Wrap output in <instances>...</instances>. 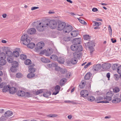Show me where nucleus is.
<instances>
[{
	"instance_id": "aec40b11",
	"label": "nucleus",
	"mask_w": 121,
	"mask_h": 121,
	"mask_svg": "<svg viewBox=\"0 0 121 121\" xmlns=\"http://www.w3.org/2000/svg\"><path fill=\"white\" fill-rule=\"evenodd\" d=\"M60 87L59 85H57L54 88L56 92H53L52 94L54 95H56L58 93L59 91L60 90Z\"/></svg>"
},
{
	"instance_id": "58836bf2",
	"label": "nucleus",
	"mask_w": 121,
	"mask_h": 121,
	"mask_svg": "<svg viewBox=\"0 0 121 121\" xmlns=\"http://www.w3.org/2000/svg\"><path fill=\"white\" fill-rule=\"evenodd\" d=\"M87 100L89 101L92 102L95 99V97L92 96H89L88 97H87Z\"/></svg>"
},
{
	"instance_id": "2eb2a0df",
	"label": "nucleus",
	"mask_w": 121,
	"mask_h": 121,
	"mask_svg": "<svg viewBox=\"0 0 121 121\" xmlns=\"http://www.w3.org/2000/svg\"><path fill=\"white\" fill-rule=\"evenodd\" d=\"M73 44L77 45L81 43V39L80 38H75L73 40Z\"/></svg>"
},
{
	"instance_id": "a878e982",
	"label": "nucleus",
	"mask_w": 121,
	"mask_h": 121,
	"mask_svg": "<svg viewBox=\"0 0 121 121\" xmlns=\"http://www.w3.org/2000/svg\"><path fill=\"white\" fill-rule=\"evenodd\" d=\"M41 60L43 62L45 63H49L50 61L49 59L47 58H46L45 57L41 58Z\"/></svg>"
},
{
	"instance_id": "a19ab883",
	"label": "nucleus",
	"mask_w": 121,
	"mask_h": 121,
	"mask_svg": "<svg viewBox=\"0 0 121 121\" xmlns=\"http://www.w3.org/2000/svg\"><path fill=\"white\" fill-rule=\"evenodd\" d=\"M12 67L10 70L11 72L13 73L15 72V64H12Z\"/></svg>"
},
{
	"instance_id": "13d9d810",
	"label": "nucleus",
	"mask_w": 121,
	"mask_h": 121,
	"mask_svg": "<svg viewBox=\"0 0 121 121\" xmlns=\"http://www.w3.org/2000/svg\"><path fill=\"white\" fill-rule=\"evenodd\" d=\"M108 29L109 32V35H110L111 36L112 33V30L111 26L109 25L108 27Z\"/></svg>"
},
{
	"instance_id": "cd10ccee",
	"label": "nucleus",
	"mask_w": 121,
	"mask_h": 121,
	"mask_svg": "<svg viewBox=\"0 0 121 121\" xmlns=\"http://www.w3.org/2000/svg\"><path fill=\"white\" fill-rule=\"evenodd\" d=\"M9 92L10 94H14L15 92V87H9Z\"/></svg>"
},
{
	"instance_id": "72a5a7b5",
	"label": "nucleus",
	"mask_w": 121,
	"mask_h": 121,
	"mask_svg": "<svg viewBox=\"0 0 121 121\" xmlns=\"http://www.w3.org/2000/svg\"><path fill=\"white\" fill-rule=\"evenodd\" d=\"M6 63V61L4 59H1L0 60V65L2 66L5 65Z\"/></svg>"
},
{
	"instance_id": "c756f323",
	"label": "nucleus",
	"mask_w": 121,
	"mask_h": 121,
	"mask_svg": "<svg viewBox=\"0 0 121 121\" xmlns=\"http://www.w3.org/2000/svg\"><path fill=\"white\" fill-rule=\"evenodd\" d=\"M52 49H48L45 52V55L47 56H49L52 53Z\"/></svg>"
},
{
	"instance_id": "4be33fe9",
	"label": "nucleus",
	"mask_w": 121,
	"mask_h": 121,
	"mask_svg": "<svg viewBox=\"0 0 121 121\" xmlns=\"http://www.w3.org/2000/svg\"><path fill=\"white\" fill-rule=\"evenodd\" d=\"M58 63L60 64H63L65 62V59L61 57H59L57 60Z\"/></svg>"
},
{
	"instance_id": "2f4dec72",
	"label": "nucleus",
	"mask_w": 121,
	"mask_h": 121,
	"mask_svg": "<svg viewBox=\"0 0 121 121\" xmlns=\"http://www.w3.org/2000/svg\"><path fill=\"white\" fill-rule=\"evenodd\" d=\"M77 46V45L74 44L71 46L70 48L72 51H76Z\"/></svg>"
},
{
	"instance_id": "9b49d317",
	"label": "nucleus",
	"mask_w": 121,
	"mask_h": 121,
	"mask_svg": "<svg viewBox=\"0 0 121 121\" xmlns=\"http://www.w3.org/2000/svg\"><path fill=\"white\" fill-rule=\"evenodd\" d=\"M72 27L70 25L66 26L65 28L64 29V32L68 33L70 32L72 30Z\"/></svg>"
},
{
	"instance_id": "bf43d9fd",
	"label": "nucleus",
	"mask_w": 121,
	"mask_h": 121,
	"mask_svg": "<svg viewBox=\"0 0 121 121\" xmlns=\"http://www.w3.org/2000/svg\"><path fill=\"white\" fill-rule=\"evenodd\" d=\"M78 19L80 22L82 24L84 25L86 24V22L84 20L79 18H78Z\"/></svg>"
},
{
	"instance_id": "052dcab7",
	"label": "nucleus",
	"mask_w": 121,
	"mask_h": 121,
	"mask_svg": "<svg viewBox=\"0 0 121 121\" xmlns=\"http://www.w3.org/2000/svg\"><path fill=\"white\" fill-rule=\"evenodd\" d=\"M117 68V64H114L112 66V69L114 70H115Z\"/></svg>"
},
{
	"instance_id": "a18cd8bd",
	"label": "nucleus",
	"mask_w": 121,
	"mask_h": 121,
	"mask_svg": "<svg viewBox=\"0 0 121 121\" xmlns=\"http://www.w3.org/2000/svg\"><path fill=\"white\" fill-rule=\"evenodd\" d=\"M24 63L26 65H29L31 63V61L30 59H28L25 61Z\"/></svg>"
},
{
	"instance_id": "69168bd1",
	"label": "nucleus",
	"mask_w": 121,
	"mask_h": 121,
	"mask_svg": "<svg viewBox=\"0 0 121 121\" xmlns=\"http://www.w3.org/2000/svg\"><path fill=\"white\" fill-rule=\"evenodd\" d=\"M25 95L27 97H30L31 96L30 93L29 92H26Z\"/></svg>"
},
{
	"instance_id": "6e6552de",
	"label": "nucleus",
	"mask_w": 121,
	"mask_h": 121,
	"mask_svg": "<svg viewBox=\"0 0 121 121\" xmlns=\"http://www.w3.org/2000/svg\"><path fill=\"white\" fill-rule=\"evenodd\" d=\"M80 94L82 96L84 97V99H86L89 93L87 90H84L81 91Z\"/></svg>"
},
{
	"instance_id": "473e14b6",
	"label": "nucleus",
	"mask_w": 121,
	"mask_h": 121,
	"mask_svg": "<svg viewBox=\"0 0 121 121\" xmlns=\"http://www.w3.org/2000/svg\"><path fill=\"white\" fill-rule=\"evenodd\" d=\"M71 34L73 36L76 37L78 35V33L77 31H73L71 32Z\"/></svg>"
},
{
	"instance_id": "7ed1b4c3",
	"label": "nucleus",
	"mask_w": 121,
	"mask_h": 121,
	"mask_svg": "<svg viewBox=\"0 0 121 121\" xmlns=\"http://www.w3.org/2000/svg\"><path fill=\"white\" fill-rule=\"evenodd\" d=\"M113 99L112 100V102L113 103L117 104L121 101V99L119 98V94H114L113 97Z\"/></svg>"
},
{
	"instance_id": "e2e57ef3",
	"label": "nucleus",
	"mask_w": 121,
	"mask_h": 121,
	"mask_svg": "<svg viewBox=\"0 0 121 121\" xmlns=\"http://www.w3.org/2000/svg\"><path fill=\"white\" fill-rule=\"evenodd\" d=\"M66 77L67 78H69L70 75L71 73L69 71H68L66 73Z\"/></svg>"
},
{
	"instance_id": "79ce46f5",
	"label": "nucleus",
	"mask_w": 121,
	"mask_h": 121,
	"mask_svg": "<svg viewBox=\"0 0 121 121\" xmlns=\"http://www.w3.org/2000/svg\"><path fill=\"white\" fill-rule=\"evenodd\" d=\"M6 57V54L4 52H2L0 53V59H5Z\"/></svg>"
},
{
	"instance_id": "864d4df0",
	"label": "nucleus",
	"mask_w": 121,
	"mask_h": 121,
	"mask_svg": "<svg viewBox=\"0 0 121 121\" xmlns=\"http://www.w3.org/2000/svg\"><path fill=\"white\" fill-rule=\"evenodd\" d=\"M64 40L66 42H68L70 40V37H65L63 38Z\"/></svg>"
},
{
	"instance_id": "8fccbe9b",
	"label": "nucleus",
	"mask_w": 121,
	"mask_h": 121,
	"mask_svg": "<svg viewBox=\"0 0 121 121\" xmlns=\"http://www.w3.org/2000/svg\"><path fill=\"white\" fill-rule=\"evenodd\" d=\"M57 65V63H53L51 64H48L47 65V66L50 68L52 67H54V66Z\"/></svg>"
},
{
	"instance_id": "680f3d73",
	"label": "nucleus",
	"mask_w": 121,
	"mask_h": 121,
	"mask_svg": "<svg viewBox=\"0 0 121 121\" xmlns=\"http://www.w3.org/2000/svg\"><path fill=\"white\" fill-rule=\"evenodd\" d=\"M58 64L57 63V65L56 66H54V67H55V70L57 71H58L59 70L60 71V70L61 68H60V67L58 66Z\"/></svg>"
},
{
	"instance_id": "4d7b16f0",
	"label": "nucleus",
	"mask_w": 121,
	"mask_h": 121,
	"mask_svg": "<svg viewBox=\"0 0 121 121\" xmlns=\"http://www.w3.org/2000/svg\"><path fill=\"white\" fill-rule=\"evenodd\" d=\"M117 71L119 74H121V65L118 67Z\"/></svg>"
},
{
	"instance_id": "ddd939ff",
	"label": "nucleus",
	"mask_w": 121,
	"mask_h": 121,
	"mask_svg": "<svg viewBox=\"0 0 121 121\" xmlns=\"http://www.w3.org/2000/svg\"><path fill=\"white\" fill-rule=\"evenodd\" d=\"M44 25L40 22L39 23V25L37 26L36 29L39 31H43L44 30Z\"/></svg>"
},
{
	"instance_id": "a211bd4d",
	"label": "nucleus",
	"mask_w": 121,
	"mask_h": 121,
	"mask_svg": "<svg viewBox=\"0 0 121 121\" xmlns=\"http://www.w3.org/2000/svg\"><path fill=\"white\" fill-rule=\"evenodd\" d=\"M13 112L11 111L8 110L5 113L4 115L5 117H7L12 116L13 114Z\"/></svg>"
},
{
	"instance_id": "c03bdc74",
	"label": "nucleus",
	"mask_w": 121,
	"mask_h": 121,
	"mask_svg": "<svg viewBox=\"0 0 121 121\" xmlns=\"http://www.w3.org/2000/svg\"><path fill=\"white\" fill-rule=\"evenodd\" d=\"M84 39L86 40H89L91 38V37L89 35H83Z\"/></svg>"
},
{
	"instance_id": "c9c22d12",
	"label": "nucleus",
	"mask_w": 121,
	"mask_h": 121,
	"mask_svg": "<svg viewBox=\"0 0 121 121\" xmlns=\"http://www.w3.org/2000/svg\"><path fill=\"white\" fill-rule=\"evenodd\" d=\"M66 80V79L65 78H63L61 79L60 82V85L62 86L64 84L65 82V81Z\"/></svg>"
},
{
	"instance_id": "5fc2aeb1",
	"label": "nucleus",
	"mask_w": 121,
	"mask_h": 121,
	"mask_svg": "<svg viewBox=\"0 0 121 121\" xmlns=\"http://www.w3.org/2000/svg\"><path fill=\"white\" fill-rule=\"evenodd\" d=\"M88 48L90 49V53L91 55L92 53V52L94 51V49L93 48V47H91L90 46H88Z\"/></svg>"
},
{
	"instance_id": "f8f14e48",
	"label": "nucleus",
	"mask_w": 121,
	"mask_h": 121,
	"mask_svg": "<svg viewBox=\"0 0 121 121\" xmlns=\"http://www.w3.org/2000/svg\"><path fill=\"white\" fill-rule=\"evenodd\" d=\"M111 67V64L109 63H105L102 64L101 67L104 70H107L109 69Z\"/></svg>"
},
{
	"instance_id": "9d476101",
	"label": "nucleus",
	"mask_w": 121,
	"mask_h": 121,
	"mask_svg": "<svg viewBox=\"0 0 121 121\" xmlns=\"http://www.w3.org/2000/svg\"><path fill=\"white\" fill-rule=\"evenodd\" d=\"M101 67V65L99 64L94 65L93 66V69L94 71H97L100 69Z\"/></svg>"
},
{
	"instance_id": "4468645a",
	"label": "nucleus",
	"mask_w": 121,
	"mask_h": 121,
	"mask_svg": "<svg viewBox=\"0 0 121 121\" xmlns=\"http://www.w3.org/2000/svg\"><path fill=\"white\" fill-rule=\"evenodd\" d=\"M43 92L44 93L43 95V96L46 98H48L51 94V92L50 91H48L47 90H44Z\"/></svg>"
},
{
	"instance_id": "393cba45",
	"label": "nucleus",
	"mask_w": 121,
	"mask_h": 121,
	"mask_svg": "<svg viewBox=\"0 0 121 121\" xmlns=\"http://www.w3.org/2000/svg\"><path fill=\"white\" fill-rule=\"evenodd\" d=\"M27 47L31 49H33L34 48L35 46V44L33 43H29L26 45Z\"/></svg>"
},
{
	"instance_id": "20e7f679",
	"label": "nucleus",
	"mask_w": 121,
	"mask_h": 121,
	"mask_svg": "<svg viewBox=\"0 0 121 121\" xmlns=\"http://www.w3.org/2000/svg\"><path fill=\"white\" fill-rule=\"evenodd\" d=\"M44 45L43 42L38 43L36 45V46L35 49V50L36 52H38L40 50L42 49Z\"/></svg>"
},
{
	"instance_id": "39448f33",
	"label": "nucleus",
	"mask_w": 121,
	"mask_h": 121,
	"mask_svg": "<svg viewBox=\"0 0 121 121\" xmlns=\"http://www.w3.org/2000/svg\"><path fill=\"white\" fill-rule=\"evenodd\" d=\"M56 22L54 20H51L49 22V26L52 29L55 28L56 26Z\"/></svg>"
},
{
	"instance_id": "f704fd0d",
	"label": "nucleus",
	"mask_w": 121,
	"mask_h": 121,
	"mask_svg": "<svg viewBox=\"0 0 121 121\" xmlns=\"http://www.w3.org/2000/svg\"><path fill=\"white\" fill-rule=\"evenodd\" d=\"M77 58H76L74 57L73 58L71 59L70 62L73 64L74 65L76 64L77 62Z\"/></svg>"
},
{
	"instance_id": "dca6fc26",
	"label": "nucleus",
	"mask_w": 121,
	"mask_h": 121,
	"mask_svg": "<svg viewBox=\"0 0 121 121\" xmlns=\"http://www.w3.org/2000/svg\"><path fill=\"white\" fill-rule=\"evenodd\" d=\"M17 95L18 96L22 97L26 95L25 92L23 91L19 90L17 93Z\"/></svg>"
},
{
	"instance_id": "f3484780",
	"label": "nucleus",
	"mask_w": 121,
	"mask_h": 121,
	"mask_svg": "<svg viewBox=\"0 0 121 121\" xmlns=\"http://www.w3.org/2000/svg\"><path fill=\"white\" fill-rule=\"evenodd\" d=\"M7 60L8 62L11 63L12 65V64H15V61H14V58L13 56L8 57Z\"/></svg>"
},
{
	"instance_id": "338daca9",
	"label": "nucleus",
	"mask_w": 121,
	"mask_h": 121,
	"mask_svg": "<svg viewBox=\"0 0 121 121\" xmlns=\"http://www.w3.org/2000/svg\"><path fill=\"white\" fill-rule=\"evenodd\" d=\"M91 64V62L88 63L85 66L84 68L85 69L86 68L88 67Z\"/></svg>"
},
{
	"instance_id": "774afa93",
	"label": "nucleus",
	"mask_w": 121,
	"mask_h": 121,
	"mask_svg": "<svg viewBox=\"0 0 121 121\" xmlns=\"http://www.w3.org/2000/svg\"><path fill=\"white\" fill-rule=\"evenodd\" d=\"M39 8L38 7H32L31 9V10H34L39 9Z\"/></svg>"
},
{
	"instance_id": "37998d69",
	"label": "nucleus",
	"mask_w": 121,
	"mask_h": 121,
	"mask_svg": "<svg viewBox=\"0 0 121 121\" xmlns=\"http://www.w3.org/2000/svg\"><path fill=\"white\" fill-rule=\"evenodd\" d=\"M113 92L115 93H117L119 92L120 91L119 88L118 87H115L113 88Z\"/></svg>"
},
{
	"instance_id": "de8ad7c7",
	"label": "nucleus",
	"mask_w": 121,
	"mask_h": 121,
	"mask_svg": "<svg viewBox=\"0 0 121 121\" xmlns=\"http://www.w3.org/2000/svg\"><path fill=\"white\" fill-rule=\"evenodd\" d=\"M16 76L17 78H22L23 76V75L21 73H16Z\"/></svg>"
},
{
	"instance_id": "49530a36",
	"label": "nucleus",
	"mask_w": 121,
	"mask_h": 121,
	"mask_svg": "<svg viewBox=\"0 0 121 121\" xmlns=\"http://www.w3.org/2000/svg\"><path fill=\"white\" fill-rule=\"evenodd\" d=\"M93 22L94 23L93 24L94 26H96V27H98L99 26L101 25V22H98L96 21H93Z\"/></svg>"
},
{
	"instance_id": "7c9ffc66",
	"label": "nucleus",
	"mask_w": 121,
	"mask_h": 121,
	"mask_svg": "<svg viewBox=\"0 0 121 121\" xmlns=\"http://www.w3.org/2000/svg\"><path fill=\"white\" fill-rule=\"evenodd\" d=\"M9 85L4 86L2 89V91L3 92H6L9 90Z\"/></svg>"
},
{
	"instance_id": "e433bc0d",
	"label": "nucleus",
	"mask_w": 121,
	"mask_h": 121,
	"mask_svg": "<svg viewBox=\"0 0 121 121\" xmlns=\"http://www.w3.org/2000/svg\"><path fill=\"white\" fill-rule=\"evenodd\" d=\"M58 58L57 56L55 55H52L50 57V58L51 59L54 61H57Z\"/></svg>"
},
{
	"instance_id": "0e129e2a",
	"label": "nucleus",
	"mask_w": 121,
	"mask_h": 121,
	"mask_svg": "<svg viewBox=\"0 0 121 121\" xmlns=\"http://www.w3.org/2000/svg\"><path fill=\"white\" fill-rule=\"evenodd\" d=\"M114 77L116 81H117L118 80L119 78V76L118 74H115L114 75Z\"/></svg>"
},
{
	"instance_id": "6ab92c4d",
	"label": "nucleus",
	"mask_w": 121,
	"mask_h": 121,
	"mask_svg": "<svg viewBox=\"0 0 121 121\" xmlns=\"http://www.w3.org/2000/svg\"><path fill=\"white\" fill-rule=\"evenodd\" d=\"M73 56L74 58L79 59L82 55V53L80 52H75L73 53Z\"/></svg>"
},
{
	"instance_id": "f257e3e1",
	"label": "nucleus",
	"mask_w": 121,
	"mask_h": 121,
	"mask_svg": "<svg viewBox=\"0 0 121 121\" xmlns=\"http://www.w3.org/2000/svg\"><path fill=\"white\" fill-rule=\"evenodd\" d=\"M20 40L23 42V44L25 45L30 42V40L29 39V36L26 34H24L22 35L21 38Z\"/></svg>"
},
{
	"instance_id": "09e8293b",
	"label": "nucleus",
	"mask_w": 121,
	"mask_h": 121,
	"mask_svg": "<svg viewBox=\"0 0 121 121\" xmlns=\"http://www.w3.org/2000/svg\"><path fill=\"white\" fill-rule=\"evenodd\" d=\"M67 71V70L66 69H62L61 68L60 70V73L63 74L66 73Z\"/></svg>"
},
{
	"instance_id": "5701e85b",
	"label": "nucleus",
	"mask_w": 121,
	"mask_h": 121,
	"mask_svg": "<svg viewBox=\"0 0 121 121\" xmlns=\"http://www.w3.org/2000/svg\"><path fill=\"white\" fill-rule=\"evenodd\" d=\"M92 76V74L90 72L86 73L84 77L85 79L88 80Z\"/></svg>"
},
{
	"instance_id": "b1692460",
	"label": "nucleus",
	"mask_w": 121,
	"mask_h": 121,
	"mask_svg": "<svg viewBox=\"0 0 121 121\" xmlns=\"http://www.w3.org/2000/svg\"><path fill=\"white\" fill-rule=\"evenodd\" d=\"M35 65L33 64V65H30V67H29V70L30 73H33L35 72V69L33 67L35 66Z\"/></svg>"
},
{
	"instance_id": "bb28decb",
	"label": "nucleus",
	"mask_w": 121,
	"mask_h": 121,
	"mask_svg": "<svg viewBox=\"0 0 121 121\" xmlns=\"http://www.w3.org/2000/svg\"><path fill=\"white\" fill-rule=\"evenodd\" d=\"M86 44H87V45L88 46H90L91 47H94L95 46L94 42L92 41H89L87 43H85V45H86Z\"/></svg>"
},
{
	"instance_id": "6e6d98bb",
	"label": "nucleus",
	"mask_w": 121,
	"mask_h": 121,
	"mask_svg": "<svg viewBox=\"0 0 121 121\" xmlns=\"http://www.w3.org/2000/svg\"><path fill=\"white\" fill-rule=\"evenodd\" d=\"M44 90L40 89L37 91L36 92V95H38L40 94L43 93V92Z\"/></svg>"
},
{
	"instance_id": "1a4fd4ad",
	"label": "nucleus",
	"mask_w": 121,
	"mask_h": 121,
	"mask_svg": "<svg viewBox=\"0 0 121 121\" xmlns=\"http://www.w3.org/2000/svg\"><path fill=\"white\" fill-rule=\"evenodd\" d=\"M104 98L102 97L99 96L97 97L95 101L97 103H108V101H106V100L101 101L103 100Z\"/></svg>"
},
{
	"instance_id": "ea45409f",
	"label": "nucleus",
	"mask_w": 121,
	"mask_h": 121,
	"mask_svg": "<svg viewBox=\"0 0 121 121\" xmlns=\"http://www.w3.org/2000/svg\"><path fill=\"white\" fill-rule=\"evenodd\" d=\"M35 76L34 73H30L28 74L27 75V77L29 78H33Z\"/></svg>"
},
{
	"instance_id": "4c0bfd02",
	"label": "nucleus",
	"mask_w": 121,
	"mask_h": 121,
	"mask_svg": "<svg viewBox=\"0 0 121 121\" xmlns=\"http://www.w3.org/2000/svg\"><path fill=\"white\" fill-rule=\"evenodd\" d=\"M83 50V48L82 46L81 45L78 46L77 49H76V52H79L82 51Z\"/></svg>"
},
{
	"instance_id": "423d86ee",
	"label": "nucleus",
	"mask_w": 121,
	"mask_h": 121,
	"mask_svg": "<svg viewBox=\"0 0 121 121\" xmlns=\"http://www.w3.org/2000/svg\"><path fill=\"white\" fill-rule=\"evenodd\" d=\"M9 48L8 47H4V50L5 52L6 56H8V57L13 56V53L9 50Z\"/></svg>"
},
{
	"instance_id": "f03ea898",
	"label": "nucleus",
	"mask_w": 121,
	"mask_h": 121,
	"mask_svg": "<svg viewBox=\"0 0 121 121\" xmlns=\"http://www.w3.org/2000/svg\"><path fill=\"white\" fill-rule=\"evenodd\" d=\"M113 95V93L112 91L108 92L106 94V97L104 98V100L106 99V101H108L109 103V102L112 100V98Z\"/></svg>"
},
{
	"instance_id": "3c124183",
	"label": "nucleus",
	"mask_w": 121,
	"mask_h": 121,
	"mask_svg": "<svg viewBox=\"0 0 121 121\" xmlns=\"http://www.w3.org/2000/svg\"><path fill=\"white\" fill-rule=\"evenodd\" d=\"M47 116V117L53 118L54 117H57L58 115L56 114H50L49 115H48Z\"/></svg>"
},
{
	"instance_id": "603ef678",
	"label": "nucleus",
	"mask_w": 121,
	"mask_h": 121,
	"mask_svg": "<svg viewBox=\"0 0 121 121\" xmlns=\"http://www.w3.org/2000/svg\"><path fill=\"white\" fill-rule=\"evenodd\" d=\"M20 58L22 60H25L27 58L26 55L23 54H21L20 56Z\"/></svg>"
},
{
	"instance_id": "412c9836",
	"label": "nucleus",
	"mask_w": 121,
	"mask_h": 121,
	"mask_svg": "<svg viewBox=\"0 0 121 121\" xmlns=\"http://www.w3.org/2000/svg\"><path fill=\"white\" fill-rule=\"evenodd\" d=\"M36 32V30L34 28H31L28 30L27 33L29 34H34Z\"/></svg>"
},
{
	"instance_id": "c85d7f7f",
	"label": "nucleus",
	"mask_w": 121,
	"mask_h": 121,
	"mask_svg": "<svg viewBox=\"0 0 121 121\" xmlns=\"http://www.w3.org/2000/svg\"><path fill=\"white\" fill-rule=\"evenodd\" d=\"M21 53V51L20 50V49L19 48H16V57L19 56L20 55V53Z\"/></svg>"
},
{
	"instance_id": "0eeeda50",
	"label": "nucleus",
	"mask_w": 121,
	"mask_h": 121,
	"mask_svg": "<svg viewBox=\"0 0 121 121\" xmlns=\"http://www.w3.org/2000/svg\"><path fill=\"white\" fill-rule=\"evenodd\" d=\"M65 23L64 22H62L58 25L57 29L58 30L60 31H61L63 30L64 31V29L65 28Z\"/></svg>"
}]
</instances>
